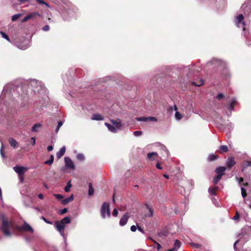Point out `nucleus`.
<instances>
[{
    "mask_svg": "<svg viewBox=\"0 0 251 251\" xmlns=\"http://www.w3.org/2000/svg\"><path fill=\"white\" fill-rule=\"evenodd\" d=\"M104 125L110 131L114 133L117 132V129L113 125H111L107 123H105Z\"/></svg>",
    "mask_w": 251,
    "mask_h": 251,
    "instance_id": "18",
    "label": "nucleus"
},
{
    "mask_svg": "<svg viewBox=\"0 0 251 251\" xmlns=\"http://www.w3.org/2000/svg\"><path fill=\"white\" fill-rule=\"evenodd\" d=\"M138 121L147 122L148 121V117H141L136 118Z\"/></svg>",
    "mask_w": 251,
    "mask_h": 251,
    "instance_id": "37",
    "label": "nucleus"
},
{
    "mask_svg": "<svg viewBox=\"0 0 251 251\" xmlns=\"http://www.w3.org/2000/svg\"><path fill=\"white\" fill-rule=\"evenodd\" d=\"M236 178L238 179L239 183H241L244 180V178L243 177H240L238 178L237 177H236Z\"/></svg>",
    "mask_w": 251,
    "mask_h": 251,
    "instance_id": "58",
    "label": "nucleus"
},
{
    "mask_svg": "<svg viewBox=\"0 0 251 251\" xmlns=\"http://www.w3.org/2000/svg\"><path fill=\"white\" fill-rule=\"evenodd\" d=\"M157 245V249L158 251H159L160 249H161L162 247L161 246L160 244H159V243H157V242H155Z\"/></svg>",
    "mask_w": 251,
    "mask_h": 251,
    "instance_id": "55",
    "label": "nucleus"
},
{
    "mask_svg": "<svg viewBox=\"0 0 251 251\" xmlns=\"http://www.w3.org/2000/svg\"><path fill=\"white\" fill-rule=\"evenodd\" d=\"M239 240H238L236 241L234 244L233 247H234V249L235 251H237L236 245L239 243Z\"/></svg>",
    "mask_w": 251,
    "mask_h": 251,
    "instance_id": "52",
    "label": "nucleus"
},
{
    "mask_svg": "<svg viewBox=\"0 0 251 251\" xmlns=\"http://www.w3.org/2000/svg\"><path fill=\"white\" fill-rule=\"evenodd\" d=\"M137 228H138L139 231H141V232H142L143 233H144V231L143 229L141 227L138 226H137Z\"/></svg>",
    "mask_w": 251,
    "mask_h": 251,
    "instance_id": "59",
    "label": "nucleus"
},
{
    "mask_svg": "<svg viewBox=\"0 0 251 251\" xmlns=\"http://www.w3.org/2000/svg\"><path fill=\"white\" fill-rule=\"evenodd\" d=\"M35 16H40V15L39 13L37 12H33L28 15L26 16L22 20L23 22H25L28 21L29 19H31L34 18Z\"/></svg>",
    "mask_w": 251,
    "mask_h": 251,
    "instance_id": "8",
    "label": "nucleus"
},
{
    "mask_svg": "<svg viewBox=\"0 0 251 251\" xmlns=\"http://www.w3.org/2000/svg\"><path fill=\"white\" fill-rule=\"evenodd\" d=\"M94 189L93 187L92 184L91 183H89L88 194L89 196H92L94 194Z\"/></svg>",
    "mask_w": 251,
    "mask_h": 251,
    "instance_id": "27",
    "label": "nucleus"
},
{
    "mask_svg": "<svg viewBox=\"0 0 251 251\" xmlns=\"http://www.w3.org/2000/svg\"><path fill=\"white\" fill-rule=\"evenodd\" d=\"M129 213H126L120 220L119 224L121 226H124L126 225L128 219H129Z\"/></svg>",
    "mask_w": 251,
    "mask_h": 251,
    "instance_id": "6",
    "label": "nucleus"
},
{
    "mask_svg": "<svg viewBox=\"0 0 251 251\" xmlns=\"http://www.w3.org/2000/svg\"><path fill=\"white\" fill-rule=\"evenodd\" d=\"M18 1H19L21 3L24 4L26 2H29L30 0H17Z\"/></svg>",
    "mask_w": 251,
    "mask_h": 251,
    "instance_id": "51",
    "label": "nucleus"
},
{
    "mask_svg": "<svg viewBox=\"0 0 251 251\" xmlns=\"http://www.w3.org/2000/svg\"><path fill=\"white\" fill-rule=\"evenodd\" d=\"M237 101L235 99H233L231 101V102L229 104L228 109L229 110L231 111L234 109V106L235 104H236Z\"/></svg>",
    "mask_w": 251,
    "mask_h": 251,
    "instance_id": "22",
    "label": "nucleus"
},
{
    "mask_svg": "<svg viewBox=\"0 0 251 251\" xmlns=\"http://www.w3.org/2000/svg\"><path fill=\"white\" fill-rule=\"evenodd\" d=\"M9 143L10 146L13 148H15L18 145V142L13 138H10L9 139Z\"/></svg>",
    "mask_w": 251,
    "mask_h": 251,
    "instance_id": "20",
    "label": "nucleus"
},
{
    "mask_svg": "<svg viewBox=\"0 0 251 251\" xmlns=\"http://www.w3.org/2000/svg\"><path fill=\"white\" fill-rule=\"evenodd\" d=\"M74 199V196L72 195L70 197L67 198L66 199H63L61 201V203L63 205H66L69 203L70 202L72 201Z\"/></svg>",
    "mask_w": 251,
    "mask_h": 251,
    "instance_id": "17",
    "label": "nucleus"
},
{
    "mask_svg": "<svg viewBox=\"0 0 251 251\" xmlns=\"http://www.w3.org/2000/svg\"><path fill=\"white\" fill-rule=\"evenodd\" d=\"M236 164L234 160V158L231 157L228 158L226 162L227 168L228 169L231 168Z\"/></svg>",
    "mask_w": 251,
    "mask_h": 251,
    "instance_id": "12",
    "label": "nucleus"
},
{
    "mask_svg": "<svg viewBox=\"0 0 251 251\" xmlns=\"http://www.w3.org/2000/svg\"><path fill=\"white\" fill-rule=\"evenodd\" d=\"M192 84L193 85L196 86H201V85H202L203 84V81L202 79H201V80H200L198 82H196L193 81L192 82Z\"/></svg>",
    "mask_w": 251,
    "mask_h": 251,
    "instance_id": "30",
    "label": "nucleus"
},
{
    "mask_svg": "<svg viewBox=\"0 0 251 251\" xmlns=\"http://www.w3.org/2000/svg\"><path fill=\"white\" fill-rule=\"evenodd\" d=\"M43 29L44 31H47L50 29V26L48 25H46L43 27Z\"/></svg>",
    "mask_w": 251,
    "mask_h": 251,
    "instance_id": "49",
    "label": "nucleus"
},
{
    "mask_svg": "<svg viewBox=\"0 0 251 251\" xmlns=\"http://www.w3.org/2000/svg\"><path fill=\"white\" fill-rule=\"evenodd\" d=\"M146 206L147 208H148L150 211V214L149 216L152 217L153 215V209L152 208H151V207H150V206L148 204H146Z\"/></svg>",
    "mask_w": 251,
    "mask_h": 251,
    "instance_id": "34",
    "label": "nucleus"
},
{
    "mask_svg": "<svg viewBox=\"0 0 251 251\" xmlns=\"http://www.w3.org/2000/svg\"><path fill=\"white\" fill-rule=\"evenodd\" d=\"M217 187H215V188H210L209 189V192L213 195H216V189H217Z\"/></svg>",
    "mask_w": 251,
    "mask_h": 251,
    "instance_id": "36",
    "label": "nucleus"
},
{
    "mask_svg": "<svg viewBox=\"0 0 251 251\" xmlns=\"http://www.w3.org/2000/svg\"><path fill=\"white\" fill-rule=\"evenodd\" d=\"M240 218V214L237 211L235 213V215L233 217V219L235 220H238Z\"/></svg>",
    "mask_w": 251,
    "mask_h": 251,
    "instance_id": "44",
    "label": "nucleus"
},
{
    "mask_svg": "<svg viewBox=\"0 0 251 251\" xmlns=\"http://www.w3.org/2000/svg\"><path fill=\"white\" fill-rule=\"evenodd\" d=\"M91 119L93 120L101 121L104 119L103 117L100 114H95L93 115Z\"/></svg>",
    "mask_w": 251,
    "mask_h": 251,
    "instance_id": "16",
    "label": "nucleus"
},
{
    "mask_svg": "<svg viewBox=\"0 0 251 251\" xmlns=\"http://www.w3.org/2000/svg\"><path fill=\"white\" fill-rule=\"evenodd\" d=\"M235 23L237 26L241 28L243 31L244 32V35H247V31L248 30V26L245 24L244 20V16L242 14H240L236 17Z\"/></svg>",
    "mask_w": 251,
    "mask_h": 251,
    "instance_id": "2",
    "label": "nucleus"
},
{
    "mask_svg": "<svg viewBox=\"0 0 251 251\" xmlns=\"http://www.w3.org/2000/svg\"><path fill=\"white\" fill-rule=\"evenodd\" d=\"M163 176H164V177H165V178H167V179H168V178H169V176H168V175H166V174L163 175Z\"/></svg>",
    "mask_w": 251,
    "mask_h": 251,
    "instance_id": "63",
    "label": "nucleus"
},
{
    "mask_svg": "<svg viewBox=\"0 0 251 251\" xmlns=\"http://www.w3.org/2000/svg\"><path fill=\"white\" fill-rule=\"evenodd\" d=\"M251 167V160L244 161L242 166V172H244L247 168Z\"/></svg>",
    "mask_w": 251,
    "mask_h": 251,
    "instance_id": "19",
    "label": "nucleus"
},
{
    "mask_svg": "<svg viewBox=\"0 0 251 251\" xmlns=\"http://www.w3.org/2000/svg\"><path fill=\"white\" fill-rule=\"evenodd\" d=\"M71 186H72V185L71 183V181H69L67 183V185L65 187V189H64L65 191L66 192H69L70 191V188L71 187Z\"/></svg>",
    "mask_w": 251,
    "mask_h": 251,
    "instance_id": "31",
    "label": "nucleus"
},
{
    "mask_svg": "<svg viewBox=\"0 0 251 251\" xmlns=\"http://www.w3.org/2000/svg\"><path fill=\"white\" fill-rule=\"evenodd\" d=\"M3 145H2V146H1V150H0V154L1 155V156H2L3 158H4L5 157V155L4 154V153L3 152Z\"/></svg>",
    "mask_w": 251,
    "mask_h": 251,
    "instance_id": "53",
    "label": "nucleus"
},
{
    "mask_svg": "<svg viewBox=\"0 0 251 251\" xmlns=\"http://www.w3.org/2000/svg\"><path fill=\"white\" fill-rule=\"evenodd\" d=\"M66 166L69 169L74 170L75 166L72 160L69 157H65L64 158Z\"/></svg>",
    "mask_w": 251,
    "mask_h": 251,
    "instance_id": "5",
    "label": "nucleus"
},
{
    "mask_svg": "<svg viewBox=\"0 0 251 251\" xmlns=\"http://www.w3.org/2000/svg\"><path fill=\"white\" fill-rule=\"evenodd\" d=\"M142 132L141 131L137 130L133 132V134L136 136H139L142 135Z\"/></svg>",
    "mask_w": 251,
    "mask_h": 251,
    "instance_id": "43",
    "label": "nucleus"
},
{
    "mask_svg": "<svg viewBox=\"0 0 251 251\" xmlns=\"http://www.w3.org/2000/svg\"><path fill=\"white\" fill-rule=\"evenodd\" d=\"M60 222L63 224L64 225H65V224H69L71 223V219L69 217H66L62 219L61 221H60Z\"/></svg>",
    "mask_w": 251,
    "mask_h": 251,
    "instance_id": "24",
    "label": "nucleus"
},
{
    "mask_svg": "<svg viewBox=\"0 0 251 251\" xmlns=\"http://www.w3.org/2000/svg\"><path fill=\"white\" fill-rule=\"evenodd\" d=\"M226 168H227L226 167H224V166L217 167L215 169V172L218 175H222V176H223L224 175V172L226 170Z\"/></svg>",
    "mask_w": 251,
    "mask_h": 251,
    "instance_id": "11",
    "label": "nucleus"
},
{
    "mask_svg": "<svg viewBox=\"0 0 251 251\" xmlns=\"http://www.w3.org/2000/svg\"><path fill=\"white\" fill-rule=\"evenodd\" d=\"M41 127V125L39 123L35 124L32 127V130L34 132H37L38 128Z\"/></svg>",
    "mask_w": 251,
    "mask_h": 251,
    "instance_id": "26",
    "label": "nucleus"
},
{
    "mask_svg": "<svg viewBox=\"0 0 251 251\" xmlns=\"http://www.w3.org/2000/svg\"><path fill=\"white\" fill-rule=\"evenodd\" d=\"M0 34L3 38L6 39L8 42H10V39L7 34L3 31H0Z\"/></svg>",
    "mask_w": 251,
    "mask_h": 251,
    "instance_id": "29",
    "label": "nucleus"
},
{
    "mask_svg": "<svg viewBox=\"0 0 251 251\" xmlns=\"http://www.w3.org/2000/svg\"><path fill=\"white\" fill-rule=\"evenodd\" d=\"M21 15H22L21 14H17L14 15L12 17V18H11L12 21H16L21 16Z\"/></svg>",
    "mask_w": 251,
    "mask_h": 251,
    "instance_id": "32",
    "label": "nucleus"
},
{
    "mask_svg": "<svg viewBox=\"0 0 251 251\" xmlns=\"http://www.w3.org/2000/svg\"><path fill=\"white\" fill-rule=\"evenodd\" d=\"M38 198L40 199H43L44 198V196L42 194H40L38 195Z\"/></svg>",
    "mask_w": 251,
    "mask_h": 251,
    "instance_id": "60",
    "label": "nucleus"
},
{
    "mask_svg": "<svg viewBox=\"0 0 251 251\" xmlns=\"http://www.w3.org/2000/svg\"><path fill=\"white\" fill-rule=\"evenodd\" d=\"M42 220H43L46 223L48 224H50L51 225L52 224V223L50 221H49L48 219H47L46 218H45L43 216H42L41 218Z\"/></svg>",
    "mask_w": 251,
    "mask_h": 251,
    "instance_id": "46",
    "label": "nucleus"
},
{
    "mask_svg": "<svg viewBox=\"0 0 251 251\" xmlns=\"http://www.w3.org/2000/svg\"><path fill=\"white\" fill-rule=\"evenodd\" d=\"M110 122L117 129V131L119 129H122L123 125L121 123L120 119H118L117 120H110Z\"/></svg>",
    "mask_w": 251,
    "mask_h": 251,
    "instance_id": "4",
    "label": "nucleus"
},
{
    "mask_svg": "<svg viewBox=\"0 0 251 251\" xmlns=\"http://www.w3.org/2000/svg\"><path fill=\"white\" fill-rule=\"evenodd\" d=\"M67 211H68V209L67 208H64L63 209L60 210L58 213L60 215H63V214H64L66 213H67Z\"/></svg>",
    "mask_w": 251,
    "mask_h": 251,
    "instance_id": "38",
    "label": "nucleus"
},
{
    "mask_svg": "<svg viewBox=\"0 0 251 251\" xmlns=\"http://www.w3.org/2000/svg\"><path fill=\"white\" fill-rule=\"evenodd\" d=\"M156 167L157 169H160V170L162 169V167H161L160 164V163H159V162H158V163L156 164Z\"/></svg>",
    "mask_w": 251,
    "mask_h": 251,
    "instance_id": "57",
    "label": "nucleus"
},
{
    "mask_svg": "<svg viewBox=\"0 0 251 251\" xmlns=\"http://www.w3.org/2000/svg\"><path fill=\"white\" fill-rule=\"evenodd\" d=\"M219 158V156L214 154H211L208 157V160L209 161H213L216 160Z\"/></svg>",
    "mask_w": 251,
    "mask_h": 251,
    "instance_id": "21",
    "label": "nucleus"
},
{
    "mask_svg": "<svg viewBox=\"0 0 251 251\" xmlns=\"http://www.w3.org/2000/svg\"><path fill=\"white\" fill-rule=\"evenodd\" d=\"M63 125V123L61 121H59L58 123V125L56 127V131H58L60 127L62 126Z\"/></svg>",
    "mask_w": 251,
    "mask_h": 251,
    "instance_id": "47",
    "label": "nucleus"
},
{
    "mask_svg": "<svg viewBox=\"0 0 251 251\" xmlns=\"http://www.w3.org/2000/svg\"><path fill=\"white\" fill-rule=\"evenodd\" d=\"M0 218L2 220V226H0V230L5 236L10 237L11 236L12 234L9 230L10 228L16 230L20 232L28 231L33 233L34 232L32 227L26 222H25L21 226H19L15 225L13 222L9 221L7 217L3 214L0 215Z\"/></svg>",
    "mask_w": 251,
    "mask_h": 251,
    "instance_id": "1",
    "label": "nucleus"
},
{
    "mask_svg": "<svg viewBox=\"0 0 251 251\" xmlns=\"http://www.w3.org/2000/svg\"><path fill=\"white\" fill-rule=\"evenodd\" d=\"M53 196L59 200H62L63 196L61 194H54Z\"/></svg>",
    "mask_w": 251,
    "mask_h": 251,
    "instance_id": "40",
    "label": "nucleus"
},
{
    "mask_svg": "<svg viewBox=\"0 0 251 251\" xmlns=\"http://www.w3.org/2000/svg\"><path fill=\"white\" fill-rule=\"evenodd\" d=\"M224 98V95L222 93L218 94L217 95V96H216V98L218 100H221Z\"/></svg>",
    "mask_w": 251,
    "mask_h": 251,
    "instance_id": "42",
    "label": "nucleus"
},
{
    "mask_svg": "<svg viewBox=\"0 0 251 251\" xmlns=\"http://www.w3.org/2000/svg\"><path fill=\"white\" fill-rule=\"evenodd\" d=\"M241 190L242 196L244 198H245L247 195L246 190L244 187H241Z\"/></svg>",
    "mask_w": 251,
    "mask_h": 251,
    "instance_id": "33",
    "label": "nucleus"
},
{
    "mask_svg": "<svg viewBox=\"0 0 251 251\" xmlns=\"http://www.w3.org/2000/svg\"><path fill=\"white\" fill-rule=\"evenodd\" d=\"M193 246L196 248H200L201 247V245L199 244H193Z\"/></svg>",
    "mask_w": 251,
    "mask_h": 251,
    "instance_id": "54",
    "label": "nucleus"
},
{
    "mask_svg": "<svg viewBox=\"0 0 251 251\" xmlns=\"http://www.w3.org/2000/svg\"><path fill=\"white\" fill-rule=\"evenodd\" d=\"M221 177H222V175H217V176H214V177L213 178V179L212 181L213 183L214 184H217L218 183V182L221 180Z\"/></svg>",
    "mask_w": 251,
    "mask_h": 251,
    "instance_id": "25",
    "label": "nucleus"
},
{
    "mask_svg": "<svg viewBox=\"0 0 251 251\" xmlns=\"http://www.w3.org/2000/svg\"><path fill=\"white\" fill-rule=\"evenodd\" d=\"M181 245V242L178 240H176L174 247L172 249H169L167 251H177V250L180 248Z\"/></svg>",
    "mask_w": 251,
    "mask_h": 251,
    "instance_id": "9",
    "label": "nucleus"
},
{
    "mask_svg": "<svg viewBox=\"0 0 251 251\" xmlns=\"http://www.w3.org/2000/svg\"><path fill=\"white\" fill-rule=\"evenodd\" d=\"M130 229L132 232H135L137 229V227L133 225L131 226Z\"/></svg>",
    "mask_w": 251,
    "mask_h": 251,
    "instance_id": "50",
    "label": "nucleus"
},
{
    "mask_svg": "<svg viewBox=\"0 0 251 251\" xmlns=\"http://www.w3.org/2000/svg\"><path fill=\"white\" fill-rule=\"evenodd\" d=\"M118 214V210H117L116 208L114 209V210H113V212H112V215H113L114 217H116V216H117Z\"/></svg>",
    "mask_w": 251,
    "mask_h": 251,
    "instance_id": "48",
    "label": "nucleus"
},
{
    "mask_svg": "<svg viewBox=\"0 0 251 251\" xmlns=\"http://www.w3.org/2000/svg\"><path fill=\"white\" fill-rule=\"evenodd\" d=\"M14 170L18 174L21 175L24 174L25 170H26V169L24 167L16 166L14 167Z\"/></svg>",
    "mask_w": 251,
    "mask_h": 251,
    "instance_id": "10",
    "label": "nucleus"
},
{
    "mask_svg": "<svg viewBox=\"0 0 251 251\" xmlns=\"http://www.w3.org/2000/svg\"><path fill=\"white\" fill-rule=\"evenodd\" d=\"M224 63V62L220 59L217 58H213L211 61L209 62L207 64L210 65H222Z\"/></svg>",
    "mask_w": 251,
    "mask_h": 251,
    "instance_id": "13",
    "label": "nucleus"
},
{
    "mask_svg": "<svg viewBox=\"0 0 251 251\" xmlns=\"http://www.w3.org/2000/svg\"><path fill=\"white\" fill-rule=\"evenodd\" d=\"M242 185L244 186H247L249 185V183H248V182H246V183H242Z\"/></svg>",
    "mask_w": 251,
    "mask_h": 251,
    "instance_id": "62",
    "label": "nucleus"
},
{
    "mask_svg": "<svg viewBox=\"0 0 251 251\" xmlns=\"http://www.w3.org/2000/svg\"><path fill=\"white\" fill-rule=\"evenodd\" d=\"M36 1L39 3V4H45L46 6L48 7H50V5L45 1H44L43 0H36Z\"/></svg>",
    "mask_w": 251,
    "mask_h": 251,
    "instance_id": "39",
    "label": "nucleus"
},
{
    "mask_svg": "<svg viewBox=\"0 0 251 251\" xmlns=\"http://www.w3.org/2000/svg\"><path fill=\"white\" fill-rule=\"evenodd\" d=\"M66 151V148L65 146H63L62 148L60 149L59 151L56 153V157L57 158H61L65 154Z\"/></svg>",
    "mask_w": 251,
    "mask_h": 251,
    "instance_id": "14",
    "label": "nucleus"
},
{
    "mask_svg": "<svg viewBox=\"0 0 251 251\" xmlns=\"http://www.w3.org/2000/svg\"><path fill=\"white\" fill-rule=\"evenodd\" d=\"M147 156L149 160L153 161L155 159V157L158 156V154L155 152H152L148 153Z\"/></svg>",
    "mask_w": 251,
    "mask_h": 251,
    "instance_id": "15",
    "label": "nucleus"
},
{
    "mask_svg": "<svg viewBox=\"0 0 251 251\" xmlns=\"http://www.w3.org/2000/svg\"><path fill=\"white\" fill-rule=\"evenodd\" d=\"M53 148L52 146H49L47 148V150L49 151H51L53 150Z\"/></svg>",
    "mask_w": 251,
    "mask_h": 251,
    "instance_id": "56",
    "label": "nucleus"
},
{
    "mask_svg": "<svg viewBox=\"0 0 251 251\" xmlns=\"http://www.w3.org/2000/svg\"><path fill=\"white\" fill-rule=\"evenodd\" d=\"M76 158L79 160H82L84 159V156L82 154L79 153L77 155Z\"/></svg>",
    "mask_w": 251,
    "mask_h": 251,
    "instance_id": "41",
    "label": "nucleus"
},
{
    "mask_svg": "<svg viewBox=\"0 0 251 251\" xmlns=\"http://www.w3.org/2000/svg\"><path fill=\"white\" fill-rule=\"evenodd\" d=\"M31 139L33 140L32 141V145H34L35 144V137H32Z\"/></svg>",
    "mask_w": 251,
    "mask_h": 251,
    "instance_id": "61",
    "label": "nucleus"
},
{
    "mask_svg": "<svg viewBox=\"0 0 251 251\" xmlns=\"http://www.w3.org/2000/svg\"><path fill=\"white\" fill-rule=\"evenodd\" d=\"M54 161V156L53 155H51L50 156V159L49 160H47L45 162V164L48 165H51Z\"/></svg>",
    "mask_w": 251,
    "mask_h": 251,
    "instance_id": "28",
    "label": "nucleus"
},
{
    "mask_svg": "<svg viewBox=\"0 0 251 251\" xmlns=\"http://www.w3.org/2000/svg\"><path fill=\"white\" fill-rule=\"evenodd\" d=\"M100 214L102 218L103 219L106 218V214H107L108 217H110V210L108 203H103L100 209Z\"/></svg>",
    "mask_w": 251,
    "mask_h": 251,
    "instance_id": "3",
    "label": "nucleus"
},
{
    "mask_svg": "<svg viewBox=\"0 0 251 251\" xmlns=\"http://www.w3.org/2000/svg\"><path fill=\"white\" fill-rule=\"evenodd\" d=\"M148 121L156 122L157 119L154 117H148Z\"/></svg>",
    "mask_w": 251,
    "mask_h": 251,
    "instance_id": "45",
    "label": "nucleus"
},
{
    "mask_svg": "<svg viewBox=\"0 0 251 251\" xmlns=\"http://www.w3.org/2000/svg\"><path fill=\"white\" fill-rule=\"evenodd\" d=\"M134 190H136V189H137L138 188V186L137 185H135L134 186Z\"/></svg>",
    "mask_w": 251,
    "mask_h": 251,
    "instance_id": "64",
    "label": "nucleus"
},
{
    "mask_svg": "<svg viewBox=\"0 0 251 251\" xmlns=\"http://www.w3.org/2000/svg\"><path fill=\"white\" fill-rule=\"evenodd\" d=\"M228 151V149L227 146L222 145L220 147V151H219L220 153L227 152Z\"/></svg>",
    "mask_w": 251,
    "mask_h": 251,
    "instance_id": "23",
    "label": "nucleus"
},
{
    "mask_svg": "<svg viewBox=\"0 0 251 251\" xmlns=\"http://www.w3.org/2000/svg\"><path fill=\"white\" fill-rule=\"evenodd\" d=\"M175 117L176 119L179 120L182 119V116L179 112L176 111L175 114Z\"/></svg>",
    "mask_w": 251,
    "mask_h": 251,
    "instance_id": "35",
    "label": "nucleus"
},
{
    "mask_svg": "<svg viewBox=\"0 0 251 251\" xmlns=\"http://www.w3.org/2000/svg\"><path fill=\"white\" fill-rule=\"evenodd\" d=\"M57 230L60 233H63L65 225L62 224L60 221H56L54 224Z\"/></svg>",
    "mask_w": 251,
    "mask_h": 251,
    "instance_id": "7",
    "label": "nucleus"
}]
</instances>
